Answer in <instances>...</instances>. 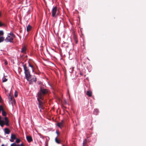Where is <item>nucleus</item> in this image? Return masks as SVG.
Instances as JSON below:
<instances>
[{
    "label": "nucleus",
    "instance_id": "obj_1",
    "mask_svg": "<svg viewBox=\"0 0 146 146\" xmlns=\"http://www.w3.org/2000/svg\"><path fill=\"white\" fill-rule=\"evenodd\" d=\"M47 92V91L45 89H41L38 92L37 96V100L39 102V107L40 108L43 109L42 107L44 104L42 100L43 99V95Z\"/></svg>",
    "mask_w": 146,
    "mask_h": 146
},
{
    "label": "nucleus",
    "instance_id": "obj_2",
    "mask_svg": "<svg viewBox=\"0 0 146 146\" xmlns=\"http://www.w3.org/2000/svg\"><path fill=\"white\" fill-rule=\"evenodd\" d=\"M23 67L25 77L27 80L29 81L30 82H35L36 80L35 76H33L32 78L28 68L26 66V65H24Z\"/></svg>",
    "mask_w": 146,
    "mask_h": 146
},
{
    "label": "nucleus",
    "instance_id": "obj_3",
    "mask_svg": "<svg viewBox=\"0 0 146 146\" xmlns=\"http://www.w3.org/2000/svg\"><path fill=\"white\" fill-rule=\"evenodd\" d=\"M5 121L2 120L1 117L0 116V125L3 127L5 125L7 126L9 125V121L7 117H5L4 118Z\"/></svg>",
    "mask_w": 146,
    "mask_h": 146
},
{
    "label": "nucleus",
    "instance_id": "obj_4",
    "mask_svg": "<svg viewBox=\"0 0 146 146\" xmlns=\"http://www.w3.org/2000/svg\"><path fill=\"white\" fill-rule=\"evenodd\" d=\"M15 36L13 33L11 32L9 33L5 39V41L6 42H13V40L15 38Z\"/></svg>",
    "mask_w": 146,
    "mask_h": 146
},
{
    "label": "nucleus",
    "instance_id": "obj_5",
    "mask_svg": "<svg viewBox=\"0 0 146 146\" xmlns=\"http://www.w3.org/2000/svg\"><path fill=\"white\" fill-rule=\"evenodd\" d=\"M59 13V11L56 6L52 8V17H56L58 15Z\"/></svg>",
    "mask_w": 146,
    "mask_h": 146
},
{
    "label": "nucleus",
    "instance_id": "obj_6",
    "mask_svg": "<svg viewBox=\"0 0 146 146\" xmlns=\"http://www.w3.org/2000/svg\"><path fill=\"white\" fill-rule=\"evenodd\" d=\"M3 32L2 31H0V43L2 42L4 40V38L3 36Z\"/></svg>",
    "mask_w": 146,
    "mask_h": 146
},
{
    "label": "nucleus",
    "instance_id": "obj_7",
    "mask_svg": "<svg viewBox=\"0 0 146 146\" xmlns=\"http://www.w3.org/2000/svg\"><path fill=\"white\" fill-rule=\"evenodd\" d=\"M64 124V121L62 120L59 123H57V125L60 128H61L63 126Z\"/></svg>",
    "mask_w": 146,
    "mask_h": 146
},
{
    "label": "nucleus",
    "instance_id": "obj_8",
    "mask_svg": "<svg viewBox=\"0 0 146 146\" xmlns=\"http://www.w3.org/2000/svg\"><path fill=\"white\" fill-rule=\"evenodd\" d=\"M26 138L28 141L29 142H31L33 140L32 137L30 136H27Z\"/></svg>",
    "mask_w": 146,
    "mask_h": 146
},
{
    "label": "nucleus",
    "instance_id": "obj_9",
    "mask_svg": "<svg viewBox=\"0 0 146 146\" xmlns=\"http://www.w3.org/2000/svg\"><path fill=\"white\" fill-rule=\"evenodd\" d=\"M4 131L5 133L8 134L10 133V131L9 129L6 128L4 129Z\"/></svg>",
    "mask_w": 146,
    "mask_h": 146
},
{
    "label": "nucleus",
    "instance_id": "obj_10",
    "mask_svg": "<svg viewBox=\"0 0 146 146\" xmlns=\"http://www.w3.org/2000/svg\"><path fill=\"white\" fill-rule=\"evenodd\" d=\"M11 146H24L23 144H17L15 143H13L11 145Z\"/></svg>",
    "mask_w": 146,
    "mask_h": 146
},
{
    "label": "nucleus",
    "instance_id": "obj_11",
    "mask_svg": "<svg viewBox=\"0 0 146 146\" xmlns=\"http://www.w3.org/2000/svg\"><path fill=\"white\" fill-rule=\"evenodd\" d=\"M26 48L25 47H23L22 48L21 52L22 53H26Z\"/></svg>",
    "mask_w": 146,
    "mask_h": 146
},
{
    "label": "nucleus",
    "instance_id": "obj_12",
    "mask_svg": "<svg viewBox=\"0 0 146 146\" xmlns=\"http://www.w3.org/2000/svg\"><path fill=\"white\" fill-rule=\"evenodd\" d=\"M31 29V26L29 25H28L27 27V31L29 32V31Z\"/></svg>",
    "mask_w": 146,
    "mask_h": 146
},
{
    "label": "nucleus",
    "instance_id": "obj_13",
    "mask_svg": "<svg viewBox=\"0 0 146 146\" xmlns=\"http://www.w3.org/2000/svg\"><path fill=\"white\" fill-rule=\"evenodd\" d=\"M87 95L88 96L90 97L92 96V92L90 91H88L87 92Z\"/></svg>",
    "mask_w": 146,
    "mask_h": 146
},
{
    "label": "nucleus",
    "instance_id": "obj_14",
    "mask_svg": "<svg viewBox=\"0 0 146 146\" xmlns=\"http://www.w3.org/2000/svg\"><path fill=\"white\" fill-rule=\"evenodd\" d=\"M11 138L12 139H16L15 135L14 134H12L11 136Z\"/></svg>",
    "mask_w": 146,
    "mask_h": 146
},
{
    "label": "nucleus",
    "instance_id": "obj_15",
    "mask_svg": "<svg viewBox=\"0 0 146 146\" xmlns=\"http://www.w3.org/2000/svg\"><path fill=\"white\" fill-rule=\"evenodd\" d=\"M2 115L4 116H5L6 115V112L4 110H3V109L2 110Z\"/></svg>",
    "mask_w": 146,
    "mask_h": 146
},
{
    "label": "nucleus",
    "instance_id": "obj_16",
    "mask_svg": "<svg viewBox=\"0 0 146 146\" xmlns=\"http://www.w3.org/2000/svg\"><path fill=\"white\" fill-rule=\"evenodd\" d=\"M55 141L58 143H60V140L58 139L57 137L55 138Z\"/></svg>",
    "mask_w": 146,
    "mask_h": 146
},
{
    "label": "nucleus",
    "instance_id": "obj_17",
    "mask_svg": "<svg viewBox=\"0 0 146 146\" xmlns=\"http://www.w3.org/2000/svg\"><path fill=\"white\" fill-rule=\"evenodd\" d=\"M98 112V109H96L94 110V113L96 114H97V113Z\"/></svg>",
    "mask_w": 146,
    "mask_h": 146
},
{
    "label": "nucleus",
    "instance_id": "obj_18",
    "mask_svg": "<svg viewBox=\"0 0 146 146\" xmlns=\"http://www.w3.org/2000/svg\"><path fill=\"white\" fill-rule=\"evenodd\" d=\"M2 80L3 82H6L7 81V79L5 78H3Z\"/></svg>",
    "mask_w": 146,
    "mask_h": 146
},
{
    "label": "nucleus",
    "instance_id": "obj_19",
    "mask_svg": "<svg viewBox=\"0 0 146 146\" xmlns=\"http://www.w3.org/2000/svg\"><path fill=\"white\" fill-rule=\"evenodd\" d=\"M87 142V140L86 139L85 140L83 143V145L82 146H85V145L86 144Z\"/></svg>",
    "mask_w": 146,
    "mask_h": 146
},
{
    "label": "nucleus",
    "instance_id": "obj_20",
    "mask_svg": "<svg viewBox=\"0 0 146 146\" xmlns=\"http://www.w3.org/2000/svg\"><path fill=\"white\" fill-rule=\"evenodd\" d=\"M3 110V108L2 106H0V113L1 112L2 110Z\"/></svg>",
    "mask_w": 146,
    "mask_h": 146
},
{
    "label": "nucleus",
    "instance_id": "obj_21",
    "mask_svg": "<svg viewBox=\"0 0 146 146\" xmlns=\"http://www.w3.org/2000/svg\"><path fill=\"white\" fill-rule=\"evenodd\" d=\"M29 66L32 68V71L33 72L34 70L33 66L32 65H31L30 64H29Z\"/></svg>",
    "mask_w": 146,
    "mask_h": 146
},
{
    "label": "nucleus",
    "instance_id": "obj_22",
    "mask_svg": "<svg viewBox=\"0 0 146 146\" xmlns=\"http://www.w3.org/2000/svg\"><path fill=\"white\" fill-rule=\"evenodd\" d=\"M15 96L16 97L17 96V92L16 91H15Z\"/></svg>",
    "mask_w": 146,
    "mask_h": 146
},
{
    "label": "nucleus",
    "instance_id": "obj_23",
    "mask_svg": "<svg viewBox=\"0 0 146 146\" xmlns=\"http://www.w3.org/2000/svg\"><path fill=\"white\" fill-rule=\"evenodd\" d=\"M4 25V24L3 23H2L0 21V27H2V26H3Z\"/></svg>",
    "mask_w": 146,
    "mask_h": 146
},
{
    "label": "nucleus",
    "instance_id": "obj_24",
    "mask_svg": "<svg viewBox=\"0 0 146 146\" xmlns=\"http://www.w3.org/2000/svg\"><path fill=\"white\" fill-rule=\"evenodd\" d=\"M20 141V140L19 139H17L16 140V142L17 143H19Z\"/></svg>",
    "mask_w": 146,
    "mask_h": 146
},
{
    "label": "nucleus",
    "instance_id": "obj_25",
    "mask_svg": "<svg viewBox=\"0 0 146 146\" xmlns=\"http://www.w3.org/2000/svg\"><path fill=\"white\" fill-rule=\"evenodd\" d=\"M5 64L6 65L7 64V62L6 60H5Z\"/></svg>",
    "mask_w": 146,
    "mask_h": 146
},
{
    "label": "nucleus",
    "instance_id": "obj_26",
    "mask_svg": "<svg viewBox=\"0 0 146 146\" xmlns=\"http://www.w3.org/2000/svg\"><path fill=\"white\" fill-rule=\"evenodd\" d=\"M14 139H11L10 140V141L11 142H13L14 141Z\"/></svg>",
    "mask_w": 146,
    "mask_h": 146
},
{
    "label": "nucleus",
    "instance_id": "obj_27",
    "mask_svg": "<svg viewBox=\"0 0 146 146\" xmlns=\"http://www.w3.org/2000/svg\"><path fill=\"white\" fill-rule=\"evenodd\" d=\"M39 135H40V137L41 138H42L43 139V137L40 134H39Z\"/></svg>",
    "mask_w": 146,
    "mask_h": 146
},
{
    "label": "nucleus",
    "instance_id": "obj_28",
    "mask_svg": "<svg viewBox=\"0 0 146 146\" xmlns=\"http://www.w3.org/2000/svg\"><path fill=\"white\" fill-rule=\"evenodd\" d=\"M56 133L58 135V132L57 131H56Z\"/></svg>",
    "mask_w": 146,
    "mask_h": 146
},
{
    "label": "nucleus",
    "instance_id": "obj_29",
    "mask_svg": "<svg viewBox=\"0 0 146 146\" xmlns=\"http://www.w3.org/2000/svg\"><path fill=\"white\" fill-rule=\"evenodd\" d=\"M4 146V145H2V146Z\"/></svg>",
    "mask_w": 146,
    "mask_h": 146
},
{
    "label": "nucleus",
    "instance_id": "obj_30",
    "mask_svg": "<svg viewBox=\"0 0 146 146\" xmlns=\"http://www.w3.org/2000/svg\"><path fill=\"white\" fill-rule=\"evenodd\" d=\"M1 13L0 12V16H1Z\"/></svg>",
    "mask_w": 146,
    "mask_h": 146
}]
</instances>
